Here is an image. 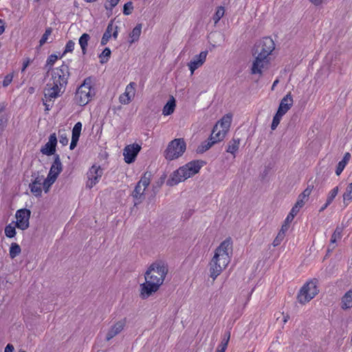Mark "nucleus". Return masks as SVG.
<instances>
[{
    "label": "nucleus",
    "instance_id": "obj_36",
    "mask_svg": "<svg viewBox=\"0 0 352 352\" xmlns=\"http://www.w3.org/2000/svg\"><path fill=\"white\" fill-rule=\"evenodd\" d=\"M15 226H12L11 223L8 224L5 228V234L8 238H12L16 234Z\"/></svg>",
    "mask_w": 352,
    "mask_h": 352
},
{
    "label": "nucleus",
    "instance_id": "obj_57",
    "mask_svg": "<svg viewBox=\"0 0 352 352\" xmlns=\"http://www.w3.org/2000/svg\"><path fill=\"white\" fill-rule=\"evenodd\" d=\"M78 141V140L77 139L72 138V141L69 146L71 150H73L76 146Z\"/></svg>",
    "mask_w": 352,
    "mask_h": 352
},
{
    "label": "nucleus",
    "instance_id": "obj_55",
    "mask_svg": "<svg viewBox=\"0 0 352 352\" xmlns=\"http://www.w3.org/2000/svg\"><path fill=\"white\" fill-rule=\"evenodd\" d=\"M294 219V217L292 216V214H288V215L287 216V217L285 220V223L289 225L293 221Z\"/></svg>",
    "mask_w": 352,
    "mask_h": 352
},
{
    "label": "nucleus",
    "instance_id": "obj_14",
    "mask_svg": "<svg viewBox=\"0 0 352 352\" xmlns=\"http://www.w3.org/2000/svg\"><path fill=\"white\" fill-rule=\"evenodd\" d=\"M136 83L131 82L126 85L124 92L119 97V102L122 104H129L135 97V95Z\"/></svg>",
    "mask_w": 352,
    "mask_h": 352
},
{
    "label": "nucleus",
    "instance_id": "obj_54",
    "mask_svg": "<svg viewBox=\"0 0 352 352\" xmlns=\"http://www.w3.org/2000/svg\"><path fill=\"white\" fill-rule=\"evenodd\" d=\"M350 159H351V154L347 152L344 154V157L341 161L347 164L348 162H349Z\"/></svg>",
    "mask_w": 352,
    "mask_h": 352
},
{
    "label": "nucleus",
    "instance_id": "obj_56",
    "mask_svg": "<svg viewBox=\"0 0 352 352\" xmlns=\"http://www.w3.org/2000/svg\"><path fill=\"white\" fill-rule=\"evenodd\" d=\"M288 228H289V225L284 223L282 226L281 229L279 231V232H283V235L285 236V232H287Z\"/></svg>",
    "mask_w": 352,
    "mask_h": 352
},
{
    "label": "nucleus",
    "instance_id": "obj_23",
    "mask_svg": "<svg viewBox=\"0 0 352 352\" xmlns=\"http://www.w3.org/2000/svg\"><path fill=\"white\" fill-rule=\"evenodd\" d=\"M352 307V290L348 291L342 298V308L346 309Z\"/></svg>",
    "mask_w": 352,
    "mask_h": 352
},
{
    "label": "nucleus",
    "instance_id": "obj_39",
    "mask_svg": "<svg viewBox=\"0 0 352 352\" xmlns=\"http://www.w3.org/2000/svg\"><path fill=\"white\" fill-rule=\"evenodd\" d=\"M133 10V6L132 3V1H127L123 7V13L125 15H129L132 13V11Z\"/></svg>",
    "mask_w": 352,
    "mask_h": 352
},
{
    "label": "nucleus",
    "instance_id": "obj_40",
    "mask_svg": "<svg viewBox=\"0 0 352 352\" xmlns=\"http://www.w3.org/2000/svg\"><path fill=\"white\" fill-rule=\"evenodd\" d=\"M74 47H75L74 41H73L72 40H69L66 43V45H65V50L63 52V55L67 54V53L72 52L74 51Z\"/></svg>",
    "mask_w": 352,
    "mask_h": 352
},
{
    "label": "nucleus",
    "instance_id": "obj_24",
    "mask_svg": "<svg viewBox=\"0 0 352 352\" xmlns=\"http://www.w3.org/2000/svg\"><path fill=\"white\" fill-rule=\"evenodd\" d=\"M89 39H90V36L87 33L82 34L79 38L78 43L80 46V48L82 50V54H86V53H87L88 42H89Z\"/></svg>",
    "mask_w": 352,
    "mask_h": 352
},
{
    "label": "nucleus",
    "instance_id": "obj_48",
    "mask_svg": "<svg viewBox=\"0 0 352 352\" xmlns=\"http://www.w3.org/2000/svg\"><path fill=\"white\" fill-rule=\"evenodd\" d=\"M149 183V179L146 176H144L138 182V184H140L141 186L144 187L145 189L148 186Z\"/></svg>",
    "mask_w": 352,
    "mask_h": 352
},
{
    "label": "nucleus",
    "instance_id": "obj_26",
    "mask_svg": "<svg viewBox=\"0 0 352 352\" xmlns=\"http://www.w3.org/2000/svg\"><path fill=\"white\" fill-rule=\"evenodd\" d=\"M113 31V26L111 23H109L107 28L106 31L103 34V36L101 39L100 44L102 45H105L108 41H109L112 32Z\"/></svg>",
    "mask_w": 352,
    "mask_h": 352
},
{
    "label": "nucleus",
    "instance_id": "obj_10",
    "mask_svg": "<svg viewBox=\"0 0 352 352\" xmlns=\"http://www.w3.org/2000/svg\"><path fill=\"white\" fill-rule=\"evenodd\" d=\"M103 174V170L99 165L94 164L88 170L87 182L86 186L89 188H93L98 184Z\"/></svg>",
    "mask_w": 352,
    "mask_h": 352
},
{
    "label": "nucleus",
    "instance_id": "obj_41",
    "mask_svg": "<svg viewBox=\"0 0 352 352\" xmlns=\"http://www.w3.org/2000/svg\"><path fill=\"white\" fill-rule=\"evenodd\" d=\"M68 138L65 132L59 133V142L63 145L65 146L68 144Z\"/></svg>",
    "mask_w": 352,
    "mask_h": 352
},
{
    "label": "nucleus",
    "instance_id": "obj_62",
    "mask_svg": "<svg viewBox=\"0 0 352 352\" xmlns=\"http://www.w3.org/2000/svg\"><path fill=\"white\" fill-rule=\"evenodd\" d=\"M278 124L276 123H274L273 121L272 122V125H271V129L272 130H275L276 129V127L278 126Z\"/></svg>",
    "mask_w": 352,
    "mask_h": 352
},
{
    "label": "nucleus",
    "instance_id": "obj_38",
    "mask_svg": "<svg viewBox=\"0 0 352 352\" xmlns=\"http://www.w3.org/2000/svg\"><path fill=\"white\" fill-rule=\"evenodd\" d=\"M52 32V30L51 28H48L45 30V33L43 34V36L39 41L41 46H42L43 45H44L45 43L47 42L48 37L51 35Z\"/></svg>",
    "mask_w": 352,
    "mask_h": 352
},
{
    "label": "nucleus",
    "instance_id": "obj_17",
    "mask_svg": "<svg viewBox=\"0 0 352 352\" xmlns=\"http://www.w3.org/2000/svg\"><path fill=\"white\" fill-rule=\"evenodd\" d=\"M63 170V165L58 155H56L54 160L50 167L48 176L56 180L58 176Z\"/></svg>",
    "mask_w": 352,
    "mask_h": 352
},
{
    "label": "nucleus",
    "instance_id": "obj_42",
    "mask_svg": "<svg viewBox=\"0 0 352 352\" xmlns=\"http://www.w3.org/2000/svg\"><path fill=\"white\" fill-rule=\"evenodd\" d=\"M314 188V186H311V185H309L305 190L304 191L300 194L301 195V197L302 198H305V199H308V197H309L310 194L311 193V191Z\"/></svg>",
    "mask_w": 352,
    "mask_h": 352
},
{
    "label": "nucleus",
    "instance_id": "obj_9",
    "mask_svg": "<svg viewBox=\"0 0 352 352\" xmlns=\"http://www.w3.org/2000/svg\"><path fill=\"white\" fill-rule=\"evenodd\" d=\"M154 271V263H151L145 272V282L140 285V297L146 299L154 292V280L152 272Z\"/></svg>",
    "mask_w": 352,
    "mask_h": 352
},
{
    "label": "nucleus",
    "instance_id": "obj_25",
    "mask_svg": "<svg viewBox=\"0 0 352 352\" xmlns=\"http://www.w3.org/2000/svg\"><path fill=\"white\" fill-rule=\"evenodd\" d=\"M141 32H142V25L138 24L133 29L132 32L129 34V37H130L129 43H133L137 41L140 38Z\"/></svg>",
    "mask_w": 352,
    "mask_h": 352
},
{
    "label": "nucleus",
    "instance_id": "obj_64",
    "mask_svg": "<svg viewBox=\"0 0 352 352\" xmlns=\"http://www.w3.org/2000/svg\"><path fill=\"white\" fill-rule=\"evenodd\" d=\"M278 82V80H276L274 82H273V85H272V89H274V87L277 85V83Z\"/></svg>",
    "mask_w": 352,
    "mask_h": 352
},
{
    "label": "nucleus",
    "instance_id": "obj_12",
    "mask_svg": "<svg viewBox=\"0 0 352 352\" xmlns=\"http://www.w3.org/2000/svg\"><path fill=\"white\" fill-rule=\"evenodd\" d=\"M168 271V265L165 262L160 261L155 263V272L160 275L159 278L155 276V292L163 284Z\"/></svg>",
    "mask_w": 352,
    "mask_h": 352
},
{
    "label": "nucleus",
    "instance_id": "obj_44",
    "mask_svg": "<svg viewBox=\"0 0 352 352\" xmlns=\"http://www.w3.org/2000/svg\"><path fill=\"white\" fill-rule=\"evenodd\" d=\"M346 166V163H344L343 162L340 161L338 162V164L336 169V174L338 176L340 175L343 170L344 169L345 166Z\"/></svg>",
    "mask_w": 352,
    "mask_h": 352
},
{
    "label": "nucleus",
    "instance_id": "obj_15",
    "mask_svg": "<svg viewBox=\"0 0 352 352\" xmlns=\"http://www.w3.org/2000/svg\"><path fill=\"white\" fill-rule=\"evenodd\" d=\"M57 144V138L55 133L50 135L48 142L41 147V152L45 155H54L56 151Z\"/></svg>",
    "mask_w": 352,
    "mask_h": 352
},
{
    "label": "nucleus",
    "instance_id": "obj_5",
    "mask_svg": "<svg viewBox=\"0 0 352 352\" xmlns=\"http://www.w3.org/2000/svg\"><path fill=\"white\" fill-rule=\"evenodd\" d=\"M204 165L203 161H191L186 165L179 167L170 175L167 181V185L173 186L185 181L197 174Z\"/></svg>",
    "mask_w": 352,
    "mask_h": 352
},
{
    "label": "nucleus",
    "instance_id": "obj_31",
    "mask_svg": "<svg viewBox=\"0 0 352 352\" xmlns=\"http://www.w3.org/2000/svg\"><path fill=\"white\" fill-rule=\"evenodd\" d=\"M56 182V179L52 178V177L47 176L46 178L43 177V182L42 183V186L45 192H47L51 187V186Z\"/></svg>",
    "mask_w": 352,
    "mask_h": 352
},
{
    "label": "nucleus",
    "instance_id": "obj_13",
    "mask_svg": "<svg viewBox=\"0 0 352 352\" xmlns=\"http://www.w3.org/2000/svg\"><path fill=\"white\" fill-rule=\"evenodd\" d=\"M140 149L141 146L138 144H129L125 146L123 150L125 162L127 164L133 162Z\"/></svg>",
    "mask_w": 352,
    "mask_h": 352
},
{
    "label": "nucleus",
    "instance_id": "obj_34",
    "mask_svg": "<svg viewBox=\"0 0 352 352\" xmlns=\"http://www.w3.org/2000/svg\"><path fill=\"white\" fill-rule=\"evenodd\" d=\"M225 13V9L223 6H219L217 8L215 14L213 16V21L215 24H217L219 20L223 16Z\"/></svg>",
    "mask_w": 352,
    "mask_h": 352
},
{
    "label": "nucleus",
    "instance_id": "obj_1",
    "mask_svg": "<svg viewBox=\"0 0 352 352\" xmlns=\"http://www.w3.org/2000/svg\"><path fill=\"white\" fill-rule=\"evenodd\" d=\"M49 78L44 89L43 104L45 111L51 109L54 100L60 97L65 91L69 76V67L67 65L54 68L50 72Z\"/></svg>",
    "mask_w": 352,
    "mask_h": 352
},
{
    "label": "nucleus",
    "instance_id": "obj_52",
    "mask_svg": "<svg viewBox=\"0 0 352 352\" xmlns=\"http://www.w3.org/2000/svg\"><path fill=\"white\" fill-rule=\"evenodd\" d=\"M300 207L299 206H297L296 204L292 207L290 212L289 213V214H292V216H294L295 217V216L298 214V212H299V210H300Z\"/></svg>",
    "mask_w": 352,
    "mask_h": 352
},
{
    "label": "nucleus",
    "instance_id": "obj_28",
    "mask_svg": "<svg viewBox=\"0 0 352 352\" xmlns=\"http://www.w3.org/2000/svg\"><path fill=\"white\" fill-rule=\"evenodd\" d=\"M239 139H237V140L232 139L228 143L226 151L228 153H230L234 155L239 149Z\"/></svg>",
    "mask_w": 352,
    "mask_h": 352
},
{
    "label": "nucleus",
    "instance_id": "obj_46",
    "mask_svg": "<svg viewBox=\"0 0 352 352\" xmlns=\"http://www.w3.org/2000/svg\"><path fill=\"white\" fill-rule=\"evenodd\" d=\"M119 1H109V3H106L104 5L105 6V8L107 10H109V12H107V14L108 15H110L112 13V9L116 6H117L118 3Z\"/></svg>",
    "mask_w": 352,
    "mask_h": 352
},
{
    "label": "nucleus",
    "instance_id": "obj_59",
    "mask_svg": "<svg viewBox=\"0 0 352 352\" xmlns=\"http://www.w3.org/2000/svg\"><path fill=\"white\" fill-rule=\"evenodd\" d=\"M5 31V23L2 19H0V35H1Z\"/></svg>",
    "mask_w": 352,
    "mask_h": 352
},
{
    "label": "nucleus",
    "instance_id": "obj_61",
    "mask_svg": "<svg viewBox=\"0 0 352 352\" xmlns=\"http://www.w3.org/2000/svg\"><path fill=\"white\" fill-rule=\"evenodd\" d=\"M228 345L226 344H222V343H220V344L219 345V348L223 350V351H226V348H227Z\"/></svg>",
    "mask_w": 352,
    "mask_h": 352
},
{
    "label": "nucleus",
    "instance_id": "obj_35",
    "mask_svg": "<svg viewBox=\"0 0 352 352\" xmlns=\"http://www.w3.org/2000/svg\"><path fill=\"white\" fill-rule=\"evenodd\" d=\"M111 50L109 47H106L100 54L99 57L100 58V63H107L109 60V58L111 56Z\"/></svg>",
    "mask_w": 352,
    "mask_h": 352
},
{
    "label": "nucleus",
    "instance_id": "obj_29",
    "mask_svg": "<svg viewBox=\"0 0 352 352\" xmlns=\"http://www.w3.org/2000/svg\"><path fill=\"white\" fill-rule=\"evenodd\" d=\"M342 231L343 228L342 227L338 226L336 228L331 238V245L334 244L338 240L341 239L342 236Z\"/></svg>",
    "mask_w": 352,
    "mask_h": 352
},
{
    "label": "nucleus",
    "instance_id": "obj_6",
    "mask_svg": "<svg viewBox=\"0 0 352 352\" xmlns=\"http://www.w3.org/2000/svg\"><path fill=\"white\" fill-rule=\"evenodd\" d=\"M96 95L93 80L91 77L86 78L78 87L75 94V101L80 106H85L91 101Z\"/></svg>",
    "mask_w": 352,
    "mask_h": 352
},
{
    "label": "nucleus",
    "instance_id": "obj_18",
    "mask_svg": "<svg viewBox=\"0 0 352 352\" xmlns=\"http://www.w3.org/2000/svg\"><path fill=\"white\" fill-rule=\"evenodd\" d=\"M293 105V98L291 93H288L280 100L277 112L285 115Z\"/></svg>",
    "mask_w": 352,
    "mask_h": 352
},
{
    "label": "nucleus",
    "instance_id": "obj_51",
    "mask_svg": "<svg viewBox=\"0 0 352 352\" xmlns=\"http://www.w3.org/2000/svg\"><path fill=\"white\" fill-rule=\"evenodd\" d=\"M283 116H284V115H282L281 113L276 112V113L275 114V116H274V118H273L272 121H273L274 123H276V124H279V123H280V120H281V118H282V117H283Z\"/></svg>",
    "mask_w": 352,
    "mask_h": 352
},
{
    "label": "nucleus",
    "instance_id": "obj_4",
    "mask_svg": "<svg viewBox=\"0 0 352 352\" xmlns=\"http://www.w3.org/2000/svg\"><path fill=\"white\" fill-rule=\"evenodd\" d=\"M232 121V116L226 115L223 116L213 127L208 140L202 143L199 152H204L211 148L214 144L222 141L229 131Z\"/></svg>",
    "mask_w": 352,
    "mask_h": 352
},
{
    "label": "nucleus",
    "instance_id": "obj_16",
    "mask_svg": "<svg viewBox=\"0 0 352 352\" xmlns=\"http://www.w3.org/2000/svg\"><path fill=\"white\" fill-rule=\"evenodd\" d=\"M208 51H203L200 52L199 55H196L192 58V60L190 61V63L188 64V66L190 70L191 74H192L197 68L201 67L204 63Z\"/></svg>",
    "mask_w": 352,
    "mask_h": 352
},
{
    "label": "nucleus",
    "instance_id": "obj_20",
    "mask_svg": "<svg viewBox=\"0 0 352 352\" xmlns=\"http://www.w3.org/2000/svg\"><path fill=\"white\" fill-rule=\"evenodd\" d=\"M10 119V114L6 110V105L0 103V135L6 129Z\"/></svg>",
    "mask_w": 352,
    "mask_h": 352
},
{
    "label": "nucleus",
    "instance_id": "obj_60",
    "mask_svg": "<svg viewBox=\"0 0 352 352\" xmlns=\"http://www.w3.org/2000/svg\"><path fill=\"white\" fill-rule=\"evenodd\" d=\"M329 205L330 204H327V202H325V204L319 210V212H321L324 211Z\"/></svg>",
    "mask_w": 352,
    "mask_h": 352
},
{
    "label": "nucleus",
    "instance_id": "obj_37",
    "mask_svg": "<svg viewBox=\"0 0 352 352\" xmlns=\"http://www.w3.org/2000/svg\"><path fill=\"white\" fill-rule=\"evenodd\" d=\"M144 190L145 188L141 186V185L138 183L133 192V196L136 199L140 198V197L143 195Z\"/></svg>",
    "mask_w": 352,
    "mask_h": 352
},
{
    "label": "nucleus",
    "instance_id": "obj_47",
    "mask_svg": "<svg viewBox=\"0 0 352 352\" xmlns=\"http://www.w3.org/2000/svg\"><path fill=\"white\" fill-rule=\"evenodd\" d=\"M230 338V331L225 332L221 343L228 345Z\"/></svg>",
    "mask_w": 352,
    "mask_h": 352
},
{
    "label": "nucleus",
    "instance_id": "obj_8",
    "mask_svg": "<svg viewBox=\"0 0 352 352\" xmlns=\"http://www.w3.org/2000/svg\"><path fill=\"white\" fill-rule=\"evenodd\" d=\"M318 293L316 283L309 281L300 289L298 294V300L300 304H305L313 299Z\"/></svg>",
    "mask_w": 352,
    "mask_h": 352
},
{
    "label": "nucleus",
    "instance_id": "obj_3",
    "mask_svg": "<svg viewBox=\"0 0 352 352\" xmlns=\"http://www.w3.org/2000/svg\"><path fill=\"white\" fill-rule=\"evenodd\" d=\"M274 49V41L270 37H265L255 44L253 52L255 59L251 68L252 74L261 75L263 71L267 69L270 64V55Z\"/></svg>",
    "mask_w": 352,
    "mask_h": 352
},
{
    "label": "nucleus",
    "instance_id": "obj_2",
    "mask_svg": "<svg viewBox=\"0 0 352 352\" xmlns=\"http://www.w3.org/2000/svg\"><path fill=\"white\" fill-rule=\"evenodd\" d=\"M232 254V241L227 238L217 248L209 263L210 276L214 280L230 262Z\"/></svg>",
    "mask_w": 352,
    "mask_h": 352
},
{
    "label": "nucleus",
    "instance_id": "obj_43",
    "mask_svg": "<svg viewBox=\"0 0 352 352\" xmlns=\"http://www.w3.org/2000/svg\"><path fill=\"white\" fill-rule=\"evenodd\" d=\"M285 236L283 235V232H278L276 237L274 239L272 244L274 247L278 246L280 244L282 241L284 239Z\"/></svg>",
    "mask_w": 352,
    "mask_h": 352
},
{
    "label": "nucleus",
    "instance_id": "obj_49",
    "mask_svg": "<svg viewBox=\"0 0 352 352\" xmlns=\"http://www.w3.org/2000/svg\"><path fill=\"white\" fill-rule=\"evenodd\" d=\"M58 60V56L55 54H52L49 56L47 60V65H52L54 63Z\"/></svg>",
    "mask_w": 352,
    "mask_h": 352
},
{
    "label": "nucleus",
    "instance_id": "obj_21",
    "mask_svg": "<svg viewBox=\"0 0 352 352\" xmlns=\"http://www.w3.org/2000/svg\"><path fill=\"white\" fill-rule=\"evenodd\" d=\"M125 325V320H120L117 322L108 331L106 336V340L107 341L112 339L114 336L118 335L122 331Z\"/></svg>",
    "mask_w": 352,
    "mask_h": 352
},
{
    "label": "nucleus",
    "instance_id": "obj_53",
    "mask_svg": "<svg viewBox=\"0 0 352 352\" xmlns=\"http://www.w3.org/2000/svg\"><path fill=\"white\" fill-rule=\"evenodd\" d=\"M30 62H31V60L29 58H27L23 60L21 72H24L25 71L26 68L28 67Z\"/></svg>",
    "mask_w": 352,
    "mask_h": 352
},
{
    "label": "nucleus",
    "instance_id": "obj_63",
    "mask_svg": "<svg viewBox=\"0 0 352 352\" xmlns=\"http://www.w3.org/2000/svg\"><path fill=\"white\" fill-rule=\"evenodd\" d=\"M117 28H118L116 27V28H115L116 30H114V32H113V34H112L114 38H116L117 36H118V32L117 30Z\"/></svg>",
    "mask_w": 352,
    "mask_h": 352
},
{
    "label": "nucleus",
    "instance_id": "obj_22",
    "mask_svg": "<svg viewBox=\"0 0 352 352\" xmlns=\"http://www.w3.org/2000/svg\"><path fill=\"white\" fill-rule=\"evenodd\" d=\"M176 102L173 96H171L167 103L164 105L162 113L164 116H168L172 114L175 109Z\"/></svg>",
    "mask_w": 352,
    "mask_h": 352
},
{
    "label": "nucleus",
    "instance_id": "obj_50",
    "mask_svg": "<svg viewBox=\"0 0 352 352\" xmlns=\"http://www.w3.org/2000/svg\"><path fill=\"white\" fill-rule=\"evenodd\" d=\"M306 200H307V199H305V198H302L301 197V195H299L298 200H297V201L296 203V205L297 206H299L300 208H302L304 206L305 202Z\"/></svg>",
    "mask_w": 352,
    "mask_h": 352
},
{
    "label": "nucleus",
    "instance_id": "obj_45",
    "mask_svg": "<svg viewBox=\"0 0 352 352\" xmlns=\"http://www.w3.org/2000/svg\"><path fill=\"white\" fill-rule=\"evenodd\" d=\"M13 75L10 74L4 77L2 85L3 87H8L12 81Z\"/></svg>",
    "mask_w": 352,
    "mask_h": 352
},
{
    "label": "nucleus",
    "instance_id": "obj_19",
    "mask_svg": "<svg viewBox=\"0 0 352 352\" xmlns=\"http://www.w3.org/2000/svg\"><path fill=\"white\" fill-rule=\"evenodd\" d=\"M43 182V175H37L34 179L30 184V188L32 193L36 197H41L42 194V183Z\"/></svg>",
    "mask_w": 352,
    "mask_h": 352
},
{
    "label": "nucleus",
    "instance_id": "obj_27",
    "mask_svg": "<svg viewBox=\"0 0 352 352\" xmlns=\"http://www.w3.org/2000/svg\"><path fill=\"white\" fill-rule=\"evenodd\" d=\"M344 206L346 207L349 202L352 201V182L349 184L346 189V192L343 194Z\"/></svg>",
    "mask_w": 352,
    "mask_h": 352
},
{
    "label": "nucleus",
    "instance_id": "obj_33",
    "mask_svg": "<svg viewBox=\"0 0 352 352\" xmlns=\"http://www.w3.org/2000/svg\"><path fill=\"white\" fill-rule=\"evenodd\" d=\"M81 130H82V123L80 122H76L72 129V138L79 140Z\"/></svg>",
    "mask_w": 352,
    "mask_h": 352
},
{
    "label": "nucleus",
    "instance_id": "obj_30",
    "mask_svg": "<svg viewBox=\"0 0 352 352\" xmlns=\"http://www.w3.org/2000/svg\"><path fill=\"white\" fill-rule=\"evenodd\" d=\"M21 252V247L16 243H12L10 248V256L14 258L17 256Z\"/></svg>",
    "mask_w": 352,
    "mask_h": 352
},
{
    "label": "nucleus",
    "instance_id": "obj_11",
    "mask_svg": "<svg viewBox=\"0 0 352 352\" xmlns=\"http://www.w3.org/2000/svg\"><path fill=\"white\" fill-rule=\"evenodd\" d=\"M30 214L31 212L28 209L18 210L15 214L16 219L15 226L22 230H26L29 227Z\"/></svg>",
    "mask_w": 352,
    "mask_h": 352
},
{
    "label": "nucleus",
    "instance_id": "obj_7",
    "mask_svg": "<svg viewBox=\"0 0 352 352\" xmlns=\"http://www.w3.org/2000/svg\"><path fill=\"white\" fill-rule=\"evenodd\" d=\"M186 149V144L183 138L174 139L169 142L164 151V157L168 160H173L181 157Z\"/></svg>",
    "mask_w": 352,
    "mask_h": 352
},
{
    "label": "nucleus",
    "instance_id": "obj_58",
    "mask_svg": "<svg viewBox=\"0 0 352 352\" xmlns=\"http://www.w3.org/2000/svg\"><path fill=\"white\" fill-rule=\"evenodd\" d=\"M14 349V348L12 344H8L5 348L4 352H13Z\"/></svg>",
    "mask_w": 352,
    "mask_h": 352
},
{
    "label": "nucleus",
    "instance_id": "obj_32",
    "mask_svg": "<svg viewBox=\"0 0 352 352\" xmlns=\"http://www.w3.org/2000/svg\"><path fill=\"white\" fill-rule=\"evenodd\" d=\"M338 192H339L338 186H336L335 188H333L329 192V193L327 195V200H326V202H327V204H331L333 202L335 197L338 195Z\"/></svg>",
    "mask_w": 352,
    "mask_h": 352
}]
</instances>
